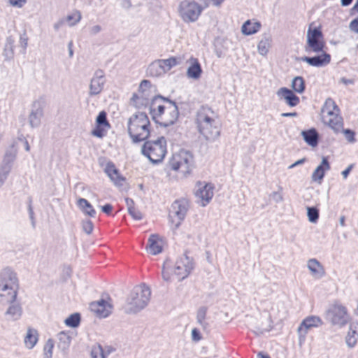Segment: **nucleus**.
Segmentation results:
<instances>
[{
	"label": "nucleus",
	"instance_id": "obj_53",
	"mask_svg": "<svg viewBox=\"0 0 358 358\" xmlns=\"http://www.w3.org/2000/svg\"><path fill=\"white\" fill-rule=\"evenodd\" d=\"M94 136L102 138L105 135V131L102 126L97 125L96 127L92 131Z\"/></svg>",
	"mask_w": 358,
	"mask_h": 358
},
{
	"label": "nucleus",
	"instance_id": "obj_39",
	"mask_svg": "<svg viewBox=\"0 0 358 358\" xmlns=\"http://www.w3.org/2000/svg\"><path fill=\"white\" fill-rule=\"evenodd\" d=\"M358 334L355 330L352 329L351 327L345 337V343L348 348H354L357 343Z\"/></svg>",
	"mask_w": 358,
	"mask_h": 358
},
{
	"label": "nucleus",
	"instance_id": "obj_29",
	"mask_svg": "<svg viewBox=\"0 0 358 358\" xmlns=\"http://www.w3.org/2000/svg\"><path fill=\"white\" fill-rule=\"evenodd\" d=\"M301 135L304 141L312 147H315L318 143V134L315 129L302 131Z\"/></svg>",
	"mask_w": 358,
	"mask_h": 358
},
{
	"label": "nucleus",
	"instance_id": "obj_38",
	"mask_svg": "<svg viewBox=\"0 0 358 358\" xmlns=\"http://www.w3.org/2000/svg\"><path fill=\"white\" fill-rule=\"evenodd\" d=\"M292 87L293 90L299 94H301L305 90V81L301 76H296L292 81Z\"/></svg>",
	"mask_w": 358,
	"mask_h": 358
},
{
	"label": "nucleus",
	"instance_id": "obj_50",
	"mask_svg": "<svg viewBox=\"0 0 358 358\" xmlns=\"http://www.w3.org/2000/svg\"><path fill=\"white\" fill-rule=\"evenodd\" d=\"M150 87L151 83L149 80H143L139 85L138 91L143 94L145 91L150 88Z\"/></svg>",
	"mask_w": 358,
	"mask_h": 358
},
{
	"label": "nucleus",
	"instance_id": "obj_7",
	"mask_svg": "<svg viewBox=\"0 0 358 358\" xmlns=\"http://www.w3.org/2000/svg\"><path fill=\"white\" fill-rule=\"evenodd\" d=\"M193 267L194 264L192 259L187 257L186 255H183L177 259L173 268L169 265V261H166L164 262L162 271V278L164 280L170 282V271H173L174 274L178 277V280L181 281L189 275L192 270L193 269Z\"/></svg>",
	"mask_w": 358,
	"mask_h": 358
},
{
	"label": "nucleus",
	"instance_id": "obj_24",
	"mask_svg": "<svg viewBox=\"0 0 358 358\" xmlns=\"http://www.w3.org/2000/svg\"><path fill=\"white\" fill-rule=\"evenodd\" d=\"M330 169V164L327 157H322V162L319 166L316 167L311 176V179L314 182H317L319 184L321 183L325 172Z\"/></svg>",
	"mask_w": 358,
	"mask_h": 358
},
{
	"label": "nucleus",
	"instance_id": "obj_19",
	"mask_svg": "<svg viewBox=\"0 0 358 358\" xmlns=\"http://www.w3.org/2000/svg\"><path fill=\"white\" fill-rule=\"evenodd\" d=\"M43 117V107L38 101H34L31 108L28 117V121L31 128L38 127L41 123V119Z\"/></svg>",
	"mask_w": 358,
	"mask_h": 358
},
{
	"label": "nucleus",
	"instance_id": "obj_43",
	"mask_svg": "<svg viewBox=\"0 0 358 358\" xmlns=\"http://www.w3.org/2000/svg\"><path fill=\"white\" fill-rule=\"evenodd\" d=\"M91 358H106L103 348L101 345H96L92 346L91 350Z\"/></svg>",
	"mask_w": 358,
	"mask_h": 358
},
{
	"label": "nucleus",
	"instance_id": "obj_3",
	"mask_svg": "<svg viewBox=\"0 0 358 358\" xmlns=\"http://www.w3.org/2000/svg\"><path fill=\"white\" fill-rule=\"evenodd\" d=\"M150 296V288L145 284L136 286L130 292L122 309L126 314H136L148 305Z\"/></svg>",
	"mask_w": 358,
	"mask_h": 358
},
{
	"label": "nucleus",
	"instance_id": "obj_55",
	"mask_svg": "<svg viewBox=\"0 0 358 358\" xmlns=\"http://www.w3.org/2000/svg\"><path fill=\"white\" fill-rule=\"evenodd\" d=\"M20 43L21 47L24 50H26L27 45H28V38L25 33L20 36Z\"/></svg>",
	"mask_w": 358,
	"mask_h": 358
},
{
	"label": "nucleus",
	"instance_id": "obj_46",
	"mask_svg": "<svg viewBox=\"0 0 358 358\" xmlns=\"http://www.w3.org/2000/svg\"><path fill=\"white\" fill-rule=\"evenodd\" d=\"M10 171L11 170L9 169V167L0 166V188L4 185Z\"/></svg>",
	"mask_w": 358,
	"mask_h": 358
},
{
	"label": "nucleus",
	"instance_id": "obj_60",
	"mask_svg": "<svg viewBox=\"0 0 358 358\" xmlns=\"http://www.w3.org/2000/svg\"><path fill=\"white\" fill-rule=\"evenodd\" d=\"M125 202H126V204L127 206L128 211L131 210V209H134L135 208L134 207V202L133 199H129V198H126L125 199Z\"/></svg>",
	"mask_w": 358,
	"mask_h": 358
},
{
	"label": "nucleus",
	"instance_id": "obj_26",
	"mask_svg": "<svg viewBox=\"0 0 358 358\" xmlns=\"http://www.w3.org/2000/svg\"><path fill=\"white\" fill-rule=\"evenodd\" d=\"M8 303L9 306L5 312L6 319L10 321L18 320L22 315V308L21 305L15 301Z\"/></svg>",
	"mask_w": 358,
	"mask_h": 358
},
{
	"label": "nucleus",
	"instance_id": "obj_58",
	"mask_svg": "<svg viewBox=\"0 0 358 358\" xmlns=\"http://www.w3.org/2000/svg\"><path fill=\"white\" fill-rule=\"evenodd\" d=\"M192 338L194 341H199L201 338L199 331L196 328L192 330Z\"/></svg>",
	"mask_w": 358,
	"mask_h": 358
},
{
	"label": "nucleus",
	"instance_id": "obj_25",
	"mask_svg": "<svg viewBox=\"0 0 358 358\" xmlns=\"http://www.w3.org/2000/svg\"><path fill=\"white\" fill-rule=\"evenodd\" d=\"M104 171L115 185H122L124 178L120 174L118 170L112 162L107 163Z\"/></svg>",
	"mask_w": 358,
	"mask_h": 358
},
{
	"label": "nucleus",
	"instance_id": "obj_32",
	"mask_svg": "<svg viewBox=\"0 0 358 358\" xmlns=\"http://www.w3.org/2000/svg\"><path fill=\"white\" fill-rule=\"evenodd\" d=\"M17 150L13 145L12 148L6 150L5 155L3 156V162L1 166H7L9 167V169H12V164L14 162L16 156H17Z\"/></svg>",
	"mask_w": 358,
	"mask_h": 358
},
{
	"label": "nucleus",
	"instance_id": "obj_56",
	"mask_svg": "<svg viewBox=\"0 0 358 358\" xmlns=\"http://www.w3.org/2000/svg\"><path fill=\"white\" fill-rule=\"evenodd\" d=\"M101 30L102 27L99 24H96L90 28V35L94 36L101 32Z\"/></svg>",
	"mask_w": 358,
	"mask_h": 358
},
{
	"label": "nucleus",
	"instance_id": "obj_64",
	"mask_svg": "<svg viewBox=\"0 0 358 358\" xmlns=\"http://www.w3.org/2000/svg\"><path fill=\"white\" fill-rule=\"evenodd\" d=\"M115 351V349L111 346H106L103 348L104 354H106V357L108 356L110 354L113 352Z\"/></svg>",
	"mask_w": 358,
	"mask_h": 358
},
{
	"label": "nucleus",
	"instance_id": "obj_5",
	"mask_svg": "<svg viewBox=\"0 0 358 358\" xmlns=\"http://www.w3.org/2000/svg\"><path fill=\"white\" fill-rule=\"evenodd\" d=\"M19 289L17 273L10 268L0 272V299L6 303L15 301Z\"/></svg>",
	"mask_w": 358,
	"mask_h": 358
},
{
	"label": "nucleus",
	"instance_id": "obj_15",
	"mask_svg": "<svg viewBox=\"0 0 358 358\" xmlns=\"http://www.w3.org/2000/svg\"><path fill=\"white\" fill-rule=\"evenodd\" d=\"M322 324L321 318L318 316H308L306 317L300 324L297 329L299 338V343L301 344L306 338L309 329L313 327H318Z\"/></svg>",
	"mask_w": 358,
	"mask_h": 358
},
{
	"label": "nucleus",
	"instance_id": "obj_6",
	"mask_svg": "<svg viewBox=\"0 0 358 358\" xmlns=\"http://www.w3.org/2000/svg\"><path fill=\"white\" fill-rule=\"evenodd\" d=\"M260 310L268 315V324L265 327H258L256 333L262 334L273 329L274 320H282L287 315V310L283 303L271 300H265L260 303Z\"/></svg>",
	"mask_w": 358,
	"mask_h": 358
},
{
	"label": "nucleus",
	"instance_id": "obj_9",
	"mask_svg": "<svg viewBox=\"0 0 358 358\" xmlns=\"http://www.w3.org/2000/svg\"><path fill=\"white\" fill-rule=\"evenodd\" d=\"M168 165L171 169L178 171L186 176L192 172L194 167V156L187 150H180L172 155Z\"/></svg>",
	"mask_w": 358,
	"mask_h": 358
},
{
	"label": "nucleus",
	"instance_id": "obj_4",
	"mask_svg": "<svg viewBox=\"0 0 358 358\" xmlns=\"http://www.w3.org/2000/svg\"><path fill=\"white\" fill-rule=\"evenodd\" d=\"M150 122L146 113H136L127 122L128 134L133 143L145 141L150 136Z\"/></svg>",
	"mask_w": 358,
	"mask_h": 358
},
{
	"label": "nucleus",
	"instance_id": "obj_8",
	"mask_svg": "<svg viewBox=\"0 0 358 358\" xmlns=\"http://www.w3.org/2000/svg\"><path fill=\"white\" fill-rule=\"evenodd\" d=\"M339 111L335 101L331 98L326 99L321 109L322 122L336 133L341 131L343 127V118L339 115Z\"/></svg>",
	"mask_w": 358,
	"mask_h": 358
},
{
	"label": "nucleus",
	"instance_id": "obj_62",
	"mask_svg": "<svg viewBox=\"0 0 358 358\" xmlns=\"http://www.w3.org/2000/svg\"><path fill=\"white\" fill-rule=\"evenodd\" d=\"M65 24V20L62 18L54 24V29L58 31Z\"/></svg>",
	"mask_w": 358,
	"mask_h": 358
},
{
	"label": "nucleus",
	"instance_id": "obj_11",
	"mask_svg": "<svg viewBox=\"0 0 358 358\" xmlns=\"http://www.w3.org/2000/svg\"><path fill=\"white\" fill-rule=\"evenodd\" d=\"M188 208V202L185 199L176 200L172 203L169 217L173 230H176L180 226L186 216Z\"/></svg>",
	"mask_w": 358,
	"mask_h": 358
},
{
	"label": "nucleus",
	"instance_id": "obj_10",
	"mask_svg": "<svg viewBox=\"0 0 358 358\" xmlns=\"http://www.w3.org/2000/svg\"><path fill=\"white\" fill-rule=\"evenodd\" d=\"M143 155L152 164L162 162L166 154V140L161 136L156 140L146 141L141 149Z\"/></svg>",
	"mask_w": 358,
	"mask_h": 358
},
{
	"label": "nucleus",
	"instance_id": "obj_2",
	"mask_svg": "<svg viewBox=\"0 0 358 358\" xmlns=\"http://www.w3.org/2000/svg\"><path fill=\"white\" fill-rule=\"evenodd\" d=\"M150 113L155 122L164 127L174 124L179 114L176 102L162 96L152 100Z\"/></svg>",
	"mask_w": 358,
	"mask_h": 358
},
{
	"label": "nucleus",
	"instance_id": "obj_48",
	"mask_svg": "<svg viewBox=\"0 0 358 358\" xmlns=\"http://www.w3.org/2000/svg\"><path fill=\"white\" fill-rule=\"evenodd\" d=\"M282 187L281 186L278 187V190L273 192L269 197L273 200L275 203H280L283 201V195H282Z\"/></svg>",
	"mask_w": 358,
	"mask_h": 358
},
{
	"label": "nucleus",
	"instance_id": "obj_63",
	"mask_svg": "<svg viewBox=\"0 0 358 358\" xmlns=\"http://www.w3.org/2000/svg\"><path fill=\"white\" fill-rule=\"evenodd\" d=\"M352 167H353V164H350L348 166V168L346 169H345L344 171H342L341 174H342L343 178H345V179L347 178V177L348 176Z\"/></svg>",
	"mask_w": 358,
	"mask_h": 358
},
{
	"label": "nucleus",
	"instance_id": "obj_30",
	"mask_svg": "<svg viewBox=\"0 0 358 358\" xmlns=\"http://www.w3.org/2000/svg\"><path fill=\"white\" fill-rule=\"evenodd\" d=\"M77 204L85 215L91 217H95L96 211L87 199L80 198L77 201Z\"/></svg>",
	"mask_w": 358,
	"mask_h": 358
},
{
	"label": "nucleus",
	"instance_id": "obj_37",
	"mask_svg": "<svg viewBox=\"0 0 358 358\" xmlns=\"http://www.w3.org/2000/svg\"><path fill=\"white\" fill-rule=\"evenodd\" d=\"M81 13L78 10H74L64 19L65 23H67L69 27H73L77 24L81 20Z\"/></svg>",
	"mask_w": 358,
	"mask_h": 358
},
{
	"label": "nucleus",
	"instance_id": "obj_59",
	"mask_svg": "<svg viewBox=\"0 0 358 358\" xmlns=\"http://www.w3.org/2000/svg\"><path fill=\"white\" fill-rule=\"evenodd\" d=\"M101 210L107 215H110L113 210V206L111 204L107 203L101 207Z\"/></svg>",
	"mask_w": 358,
	"mask_h": 358
},
{
	"label": "nucleus",
	"instance_id": "obj_14",
	"mask_svg": "<svg viewBox=\"0 0 358 358\" xmlns=\"http://www.w3.org/2000/svg\"><path fill=\"white\" fill-rule=\"evenodd\" d=\"M306 37L307 43L305 46V51L307 53L324 52L323 50L324 47V43L322 41L323 36L318 28L311 29L309 27Z\"/></svg>",
	"mask_w": 358,
	"mask_h": 358
},
{
	"label": "nucleus",
	"instance_id": "obj_36",
	"mask_svg": "<svg viewBox=\"0 0 358 358\" xmlns=\"http://www.w3.org/2000/svg\"><path fill=\"white\" fill-rule=\"evenodd\" d=\"M57 338L58 348L61 349L62 351L66 350L69 348L71 341V338L69 335V334L62 331L58 334Z\"/></svg>",
	"mask_w": 358,
	"mask_h": 358
},
{
	"label": "nucleus",
	"instance_id": "obj_45",
	"mask_svg": "<svg viewBox=\"0 0 358 358\" xmlns=\"http://www.w3.org/2000/svg\"><path fill=\"white\" fill-rule=\"evenodd\" d=\"M54 343L52 340L48 339L43 348V358H52Z\"/></svg>",
	"mask_w": 358,
	"mask_h": 358
},
{
	"label": "nucleus",
	"instance_id": "obj_52",
	"mask_svg": "<svg viewBox=\"0 0 358 358\" xmlns=\"http://www.w3.org/2000/svg\"><path fill=\"white\" fill-rule=\"evenodd\" d=\"M129 215L136 220H141L143 218V215L140 210L134 208L128 211Z\"/></svg>",
	"mask_w": 358,
	"mask_h": 358
},
{
	"label": "nucleus",
	"instance_id": "obj_22",
	"mask_svg": "<svg viewBox=\"0 0 358 358\" xmlns=\"http://www.w3.org/2000/svg\"><path fill=\"white\" fill-rule=\"evenodd\" d=\"M306 266L311 276L314 279H321L326 275L324 267L317 259L315 258L308 259L307 261Z\"/></svg>",
	"mask_w": 358,
	"mask_h": 358
},
{
	"label": "nucleus",
	"instance_id": "obj_27",
	"mask_svg": "<svg viewBox=\"0 0 358 358\" xmlns=\"http://www.w3.org/2000/svg\"><path fill=\"white\" fill-rule=\"evenodd\" d=\"M189 61L190 66L187 69V76L189 78L199 79L202 73L201 65L196 58L191 57Z\"/></svg>",
	"mask_w": 358,
	"mask_h": 358
},
{
	"label": "nucleus",
	"instance_id": "obj_31",
	"mask_svg": "<svg viewBox=\"0 0 358 358\" xmlns=\"http://www.w3.org/2000/svg\"><path fill=\"white\" fill-rule=\"evenodd\" d=\"M147 73L152 77H159L165 74L159 60H157L151 63L147 69Z\"/></svg>",
	"mask_w": 358,
	"mask_h": 358
},
{
	"label": "nucleus",
	"instance_id": "obj_49",
	"mask_svg": "<svg viewBox=\"0 0 358 358\" xmlns=\"http://www.w3.org/2000/svg\"><path fill=\"white\" fill-rule=\"evenodd\" d=\"M83 231L86 233L87 235L92 234L93 231V223L91 220L88 219L83 220L81 222Z\"/></svg>",
	"mask_w": 358,
	"mask_h": 358
},
{
	"label": "nucleus",
	"instance_id": "obj_42",
	"mask_svg": "<svg viewBox=\"0 0 358 358\" xmlns=\"http://www.w3.org/2000/svg\"><path fill=\"white\" fill-rule=\"evenodd\" d=\"M165 73L169 71L172 67L177 65V61L175 57H170L166 59H159Z\"/></svg>",
	"mask_w": 358,
	"mask_h": 358
},
{
	"label": "nucleus",
	"instance_id": "obj_54",
	"mask_svg": "<svg viewBox=\"0 0 358 358\" xmlns=\"http://www.w3.org/2000/svg\"><path fill=\"white\" fill-rule=\"evenodd\" d=\"M343 131V133L345 134V136L346 138V139L350 142V143H353L355 142V133L350 130V129H342Z\"/></svg>",
	"mask_w": 358,
	"mask_h": 358
},
{
	"label": "nucleus",
	"instance_id": "obj_28",
	"mask_svg": "<svg viewBox=\"0 0 358 358\" xmlns=\"http://www.w3.org/2000/svg\"><path fill=\"white\" fill-rule=\"evenodd\" d=\"M271 36L269 34H264L257 45L259 54L262 56H266L271 47Z\"/></svg>",
	"mask_w": 358,
	"mask_h": 358
},
{
	"label": "nucleus",
	"instance_id": "obj_61",
	"mask_svg": "<svg viewBox=\"0 0 358 358\" xmlns=\"http://www.w3.org/2000/svg\"><path fill=\"white\" fill-rule=\"evenodd\" d=\"M306 161V158H302V159H300L297 161H296L294 164L289 165L288 166V169H292L293 168H294L295 166H299V165H301L303 164Z\"/></svg>",
	"mask_w": 358,
	"mask_h": 358
},
{
	"label": "nucleus",
	"instance_id": "obj_57",
	"mask_svg": "<svg viewBox=\"0 0 358 358\" xmlns=\"http://www.w3.org/2000/svg\"><path fill=\"white\" fill-rule=\"evenodd\" d=\"M349 27L351 31L358 33V17L350 23Z\"/></svg>",
	"mask_w": 358,
	"mask_h": 358
},
{
	"label": "nucleus",
	"instance_id": "obj_1",
	"mask_svg": "<svg viewBox=\"0 0 358 358\" xmlns=\"http://www.w3.org/2000/svg\"><path fill=\"white\" fill-rule=\"evenodd\" d=\"M195 123L199 133L208 141H214L220 135L218 115L208 106H201L196 113Z\"/></svg>",
	"mask_w": 358,
	"mask_h": 358
},
{
	"label": "nucleus",
	"instance_id": "obj_51",
	"mask_svg": "<svg viewBox=\"0 0 358 358\" xmlns=\"http://www.w3.org/2000/svg\"><path fill=\"white\" fill-rule=\"evenodd\" d=\"M8 3L17 8H22L26 3L27 0H8Z\"/></svg>",
	"mask_w": 358,
	"mask_h": 358
},
{
	"label": "nucleus",
	"instance_id": "obj_40",
	"mask_svg": "<svg viewBox=\"0 0 358 358\" xmlns=\"http://www.w3.org/2000/svg\"><path fill=\"white\" fill-rule=\"evenodd\" d=\"M80 322V315L78 313L71 314L65 320L64 323L67 327L75 328L78 327Z\"/></svg>",
	"mask_w": 358,
	"mask_h": 358
},
{
	"label": "nucleus",
	"instance_id": "obj_47",
	"mask_svg": "<svg viewBox=\"0 0 358 358\" xmlns=\"http://www.w3.org/2000/svg\"><path fill=\"white\" fill-rule=\"evenodd\" d=\"M96 123L99 126H102V127L104 126L106 127H110V124H109L108 122L107 121L106 112L101 111L99 113V115L96 117Z\"/></svg>",
	"mask_w": 358,
	"mask_h": 358
},
{
	"label": "nucleus",
	"instance_id": "obj_17",
	"mask_svg": "<svg viewBox=\"0 0 358 358\" xmlns=\"http://www.w3.org/2000/svg\"><path fill=\"white\" fill-rule=\"evenodd\" d=\"M198 189L195 192V196L199 199V203L201 206H206L213 196L214 187L210 183H202L199 182Z\"/></svg>",
	"mask_w": 358,
	"mask_h": 358
},
{
	"label": "nucleus",
	"instance_id": "obj_13",
	"mask_svg": "<svg viewBox=\"0 0 358 358\" xmlns=\"http://www.w3.org/2000/svg\"><path fill=\"white\" fill-rule=\"evenodd\" d=\"M326 317L332 325L339 327L346 325L350 320L346 308L341 304L331 306L326 312Z\"/></svg>",
	"mask_w": 358,
	"mask_h": 358
},
{
	"label": "nucleus",
	"instance_id": "obj_21",
	"mask_svg": "<svg viewBox=\"0 0 358 358\" xmlns=\"http://www.w3.org/2000/svg\"><path fill=\"white\" fill-rule=\"evenodd\" d=\"M319 55L314 57H302L299 59L308 63L310 66L322 67L329 64L331 56L325 52H320Z\"/></svg>",
	"mask_w": 358,
	"mask_h": 358
},
{
	"label": "nucleus",
	"instance_id": "obj_20",
	"mask_svg": "<svg viewBox=\"0 0 358 358\" xmlns=\"http://www.w3.org/2000/svg\"><path fill=\"white\" fill-rule=\"evenodd\" d=\"M276 95L279 100L283 101L290 107H295L300 102L299 98L294 94V92L287 87H280L276 92Z\"/></svg>",
	"mask_w": 358,
	"mask_h": 358
},
{
	"label": "nucleus",
	"instance_id": "obj_33",
	"mask_svg": "<svg viewBox=\"0 0 358 358\" xmlns=\"http://www.w3.org/2000/svg\"><path fill=\"white\" fill-rule=\"evenodd\" d=\"M261 27L259 22L247 20L242 26L241 31L245 35H252L257 33Z\"/></svg>",
	"mask_w": 358,
	"mask_h": 358
},
{
	"label": "nucleus",
	"instance_id": "obj_34",
	"mask_svg": "<svg viewBox=\"0 0 358 358\" xmlns=\"http://www.w3.org/2000/svg\"><path fill=\"white\" fill-rule=\"evenodd\" d=\"M14 43L15 40L12 36L6 38L3 55L7 60H10L14 57Z\"/></svg>",
	"mask_w": 358,
	"mask_h": 358
},
{
	"label": "nucleus",
	"instance_id": "obj_23",
	"mask_svg": "<svg viewBox=\"0 0 358 358\" xmlns=\"http://www.w3.org/2000/svg\"><path fill=\"white\" fill-rule=\"evenodd\" d=\"M163 240L156 234H151L148 238L146 250L152 255H157L163 250Z\"/></svg>",
	"mask_w": 358,
	"mask_h": 358
},
{
	"label": "nucleus",
	"instance_id": "obj_18",
	"mask_svg": "<svg viewBox=\"0 0 358 358\" xmlns=\"http://www.w3.org/2000/svg\"><path fill=\"white\" fill-rule=\"evenodd\" d=\"M110 301V299L109 301L100 299L92 302L90 305V308L97 317L105 318L112 313L113 305Z\"/></svg>",
	"mask_w": 358,
	"mask_h": 358
},
{
	"label": "nucleus",
	"instance_id": "obj_16",
	"mask_svg": "<svg viewBox=\"0 0 358 358\" xmlns=\"http://www.w3.org/2000/svg\"><path fill=\"white\" fill-rule=\"evenodd\" d=\"M105 83L104 72L101 69H97L90 80L89 95L93 96L99 94L103 90Z\"/></svg>",
	"mask_w": 358,
	"mask_h": 358
},
{
	"label": "nucleus",
	"instance_id": "obj_44",
	"mask_svg": "<svg viewBox=\"0 0 358 358\" xmlns=\"http://www.w3.org/2000/svg\"><path fill=\"white\" fill-rule=\"evenodd\" d=\"M307 215L309 222L315 223L319 218V211L315 207H307Z\"/></svg>",
	"mask_w": 358,
	"mask_h": 358
},
{
	"label": "nucleus",
	"instance_id": "obj_12",
	"mask_svg": "<svg viewBox=\"0 0 358 358\" xmlns=\"http://www.w3.org/2000/svg\"><path fill=\"white\" fill-rule=\"evenodd\" d=\"M203 10V7L194 1L185 0L180 4V15L185 22H196Z\"/></svg>",
	"mask_w": 358,
	"mask_h": 358
},
{
	"label": "nucleus",
	"instance_id": "obj_35",
	"mask_svg": "<svg viewBox=\"0 0 358 358\" xmlns=\"http://www.w3.org/2000/svg\"><path fill=\"white\" fill-rule=\"evenodd\" d=\"M38 341V333L35 329H29L24 337V344L28 349H32Z\"/></svg>",
	"mask_w": 358,
	"mask_h": 358
},
{
	"label": "nucleus",
	"instance_id": "obj_41",
	"mask_svg": "<svg viewBox=\"0 0 358 358\" xmlns=\"http://www.w3.org/2000/svg\"><path fill=\"white\" fill-rule=\"evenodd\" d=\"M206 313L207 308L205 306L200 307L196 313L197 322L203 327H206L207 325L206 322H205Z\"/></svg>",
	"mask_w": 358,
	"mask_h": 358
}]
</instances>
